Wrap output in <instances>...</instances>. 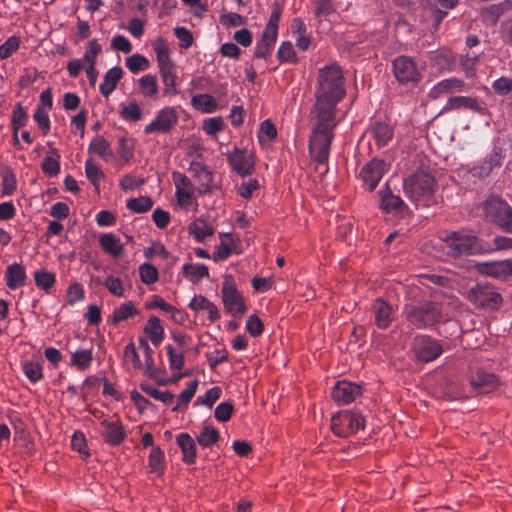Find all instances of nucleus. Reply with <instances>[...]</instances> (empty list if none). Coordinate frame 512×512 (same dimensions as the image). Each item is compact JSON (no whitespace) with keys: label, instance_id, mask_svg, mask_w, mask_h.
<instances>
[{"label":"nucleus","instance_id":"obj_48","mask_svg":"<svg viewBox=\"0 0 512 512\" xmlns=\"http://www.w3.org/2000/svg\"><path fill=\"white\" fill-rule=\"evenodd\" d=\"M23 371L32 382H37L43 377L42 366L37 362H25L23 364Z\"/></svg>","mask_w":512,"mask_h":512},{"label":"nucleus","instance_id":"obj_56","mask_svg":"<svg viewBox=\"0 0 512 512\" xmlns=\"http://www.w3.org/2000/svg\"><path fill=\"white\" fill-rule=\"evenodd\" d=\"M16 190V178L12 171L6 170L2 179V194L11 195Z\"/></svg>","mask_w":512,"mask_h":512},{"label":"nucleus","instance_id":"obj_17","mask_svg":"<svg viewBox=\"0 0 512 512\" xmlns=\"http://www.w3.org/2000/svg\"><path fill=\"white\" fill-rule=\"evenodd\" d=\"M471 386L481 394L490 393L496 386L497 380L493 374L478 370L471 375Z\"/></svg>","mask_w":512,"mask_h":512},{"label":"nucleus","instance_id":"obj_51","mask_svg":"<svg viewBox=\"0 0 512 512\" xmlns=\"http://www.w3.org/2000/svg\"><path fill=\"white\" fill-rule=\"evenodd\" d=\"M220 396L221 389L219 387H212L205 393L204 396L198 397L195 404H201L211 408L213 404L220 398Z\"/></svg>","mask_w":512,"mask_h":512},{"label":"nucleus","instance_id":"obj_13","mask_svg":"<svg viewBox=\"0 0 512 512\" xmlns=\"http://www.w3.org/2000/svg\"><path fill=\"white\" fill-rule=\"evenodd\" d=\"M362 393L360 385L342 380L334 386L331 397L339 405H346L354 401Z\"/></svg>","mask_w":512,"mask_h":512},{"label":"nucleus","instance_id":"obj_6","mask_svg":"<svg viewBox=\"0 0 512 512\" xmlns=\"http://www.w3.org/2000/svg\"><path fill=\"white\" fill-rule=\"evenodd\" d=\"M365 420L356 411H343L332 416L331 429L338 437H348L363 429Z\"/></svg>","mask_w":512,"mask_h":512},{"label":"nucleus","instance_id":"obj_3","mask_svg":"<svg viewBox=\"0 0 512 512\" xmlns=\"http://www.w3.org/2000/svg\"><path fill=\"white\" fill-rule=\"evenodd\" d=\"M444 242L446 254L455 259L463 255L483 254L482 239L467 230L449 233Z\"/></svg>","mask_w":512,"mask_h":512},{"label":"nucleus","instance_id":"obj_5","mask_svg":"<svg viewBox=\"0 0 512 512\" xmlns=\"http://www.w3.org/2000/svg\"><path fill=\"white\" fill-rule=\"evenodd\" d=\"M485 217L502 230L512 233V208L498 197L489 198L484 204Z\"/></svg>","mask_w":512,"mask_h":512},{"label":"nucleus","instance_id":"obj_47","mask_svg":"<svg viewBox=\"0 0 512 512\" xmlns=\"http://www.w3.org/2000/svg\"><path fill=\"white\" fill-rule=\"evenodd\" d=\"M139 274L141 277V280L145 284H153L158 279V271L157 269L148 263H144L139 267Z\"/></svg>","mask_w":512,"mask_h":512},{"label":"nucleus","instance_id":"obj_43","mask_svg":"<svg viewBox=\"0 0 512 512\" xmlns=\"http://www.w3.org/2000/svg\"><path fill=\"white\" fill-rule=\"evenodd\" d=\"M164 454L163 451L159 447H154L149 455V467L152 472L157 474H162Z\"/></svg>","mask_w":512,"mask_h":512},{"label":"nucleus","instance_id":"obj_15","mask_svg":"<svg viewBox=\"0 0 512 512\" xmlns=\"http://www.w3.org/2000/svg\"><path fill=\"white\" fill-rule=\"evenodd\" d=\"M229 163L232 169L240 176L249 175L254 167L252 154L247 150H235L228 155Z\"/></svg>","mask_w":512,"mask_h":512},{"label":"nucleus","instance_id":"obj_16","mask_svg":"<svg viewBox=\"0 0 512 512\" xmlns=\"http://www.w3.org/2000/svg\"><path fill=\"white\" fill-rule=\"evenodd\" d=\"M379 197L380 208L387 213H399L405 208L404 201L394 195L387 185L379 191Z\"/></svg>","mask_w":512,"mask_h":512},{"label":"nucleus","instance_id":"obj_64","mask_svg":"<svg viewBox=\"0 0 512 512\" xmlns=\"http://www.w3.org/2000/svg\"><path fill=\"white\" fill-rule=\"evenodd\" d=\"M280 10L274 9L270 15L269 21L264 29L263 32H267L270 35H276L278 33V23L280 20Z\"/></svg>","mask_w":512,"mask_h":512},{"label":"nucleus","instance_id":"obj_4","mask_svg":"<svg viewBox=\"0 0 512 512\" xmlns=\"http://www.w3.org/2000/svg\"><path fill=\"white\" fill-rule=\"evenodd\" d=\"M404 314L406 320L418 329L433 327L443 320L441 306L434 301L408 305L405 307Z\"/></svg>","mask_w":512,"mask_h":512},{"label":"nucleus","instance_id":"obj_63","mask_svg":"<svg viewBox=\"0 0 512 512\" xmlns=\"http://www.w3.org/2000/svg\"><path fill=\"white\" fill-rule=\"evenodd\" d=\"M43 171L49 176H55L60 170V165L57 159L52 156H48L42 163Z\"/></svg>","mask_w":512,"mask_h":512},{"label":"nucleus","instance_id":"obj_49","mask_svg":"<svg viewBox=\"0 0 512 512\" xmlns=\"http://www.w3.org/2000/svg\"><path fill=\"white\" fill-rule=\"evenodd\" d=\"M35 283L39 288L48 290L55 282V276L48 271H37L34 274Z\"/></svg>","mask_w":512,"mask_h":512},{"label":"nucleus","instance_id":"obj_9","mask_svg":"<svg viewBox=\"0 0 512 512\" xmlns=\"http://www.w3.org/2000/svg\"><path fill=\"white\" fill-rule=\"evenodd\" d=\"M412 349L419 361L430 362L437 359L443 352L441 344L426 335H419L413 339Z\"/></svg>","mask_w":512,"mask_h":512},{"label":"nucleus","instance_id":"obj_32","mask_svg":"<svg viewBox=\"0 0 512 512\" xmlns=\"http://www.w3.org/2000/svg\"><path fill=\"white\" fill-rule=\"evenodd\" d=\"M218 430L211 426L205 425L200 433L196 436L198 444L203 448H208L219 440Z\"/></svg>","mask_w":512,"mask_h":512},{"label":"nucleus","instance_id":"obj_26","mask_svg":"<svg viewBox=\"0 0 512 512\" xmlns=\"http://www.w3.org/2000/svg\"><path fill=\"white\" fill-rule=\"evenodd\" d=\"M276 39V35H270L267 32H263L261 38L256 43L254 53L255 57L267 59L272 53Z\"/></svg>","mask_w":512,"mask_h":512},{"label":"nucleus","instance_id":"obj_20","mask_svg":"<svg viewBox=\"0 0 512 512\" xmlns=\"http://www.w3.org/2000/svg\"><path fill=\"white\" fill-rule=\"evenodd\" d=\"M469 109L478 113H485L486 109L476 101V99L466 96L450 97L444 106V110L451 109Z\"/></svg>","mask_w":512,"mask_h":512},{"label":"nucleus","instance_id":"obj_31","mask_svg":"<svg viewBox=\"0 0 512 512\" xmlns=\"http://www.w3.org/2000/svg\"><path fill=\"white\" fill-rule=\"evenodd\" d=\"M483 254L512 249V238L497 236L491 242L482 239Z\"/></svg>","mask_w":512,"mask_h":512},{"label":"nucleus","instance_id":"obj_55","mask_svg":"<svg viewBox=\"0 0 512 512\" xmlns=\"http://www.w3.org/2000/svg\"><path fill=\"white\" fill-rule=\"evenodd\" d=\"M478 61V56H470L468 54L462 56L460 58V66L465 72L467 77H473L476 71V63Z\"/></svg>","mask_w":512,"mask_h":512},{"label":"nucleus","instance_id":"obj_19","mask_svg":"<svg viewBox=\"0 0 512 512\" xmlns=\"http://www.w3.org/2000/svg\"><path fill=\"white\" fill-rule=\"evenodd\" d=\"M375 324L380 329H385L392 320V307L382 299H377L372 305Z\"/></svg>","mask_w":512,"mask_h":512},{"label":"nucleus","instance_id":"obj_22","mask_svg":"<svg viewBox=\"0 0 512 512\" xmlns=\"http://www.w3.org/2000/svg\"><path fill=\"white\" fill-rule=\"evenodd\" d=\"M26 280V272L22 265L14 263L7 267L6 282L10 289H17L24 286Z\"/></svg>","mask_w":512,"mask_h":512},{"label":"nucleus","instance_id":"obj_50","mask_svg":"<svg viewBox=\"0 0 512 512\" xmlns=\"http://www.w3.org/2000/svg\"><path fill=\"white\" fill-rule=\"evenodd\" d=\"M20 45V40L16 36L9 37L1 46H0V58L7 59L10 57Z\"/></svg>","mask_w":512,"mask_h":512},{"label":"nucleus","instance_id":"obj_34","mask_svg":"<svg viewBox=\"0 0 512 512\" xmlns=\"http://www.w3.org/2000/svg\"><path fill=\"white\" fill-rule=\"evenodd\" d=\"M140 389L150 397L163 402L164 404H170L173 402L174 395L169 391H160L157 388L150 386L149 384L142 383Z\"/></svg>","mask_w":512,"mask_h":512},{"label":"nucleus","instance_id":"obj_2","mask_svg":"<svg viewBox=\"0 0 512 512\" xmlns=\"http://www.w3.org/2000/svg\"><path fill=\"white\" fill-rule=\"evenodd\" d=\"M436 181L430 172L419 169L406 178L403 189L406 196L416 205H428L432 200Z\"/></svg>","mask_w":512,"mask_h":512},{"label":"nucleus","instance_id":"obj_30","mask_svg":"<svg viewBox=\"0 0 512 512\" xmlns=\"http://www.w3.org/2000/svg\"><path fill=\"white\" fill-rule=\"evenodd\" d=\"M139 313V310L135 307V305L132 302H127L120 305L113 311L111 321L114 325H116L119 322L125 321L127 319L133 318L134 316L139 315Z\"/></svg>","mask_w":512,"mask_h":512},{"label":"nucleus","instance_id":"obj_28","mask_svg":"<svg viewBox=\"0 0 512 512\" xmlns=\"http://www.w3.org/2000/svg\"><path fill=\"white\" fill-rule=\"evenodd\" d=\"M174 63H169L165 65L159 66L160 75L162 78V81L165 85V94H176V87H175V79L176 75L174 73Z\"/></svg>","mask_w":512,"mask_h":512},{"label":"nucleus","instance_id":"obj_37","mask_svg":"<svg viewBox=\"0 0 512 512\" xmlns=\"http://www.w3.org/2000/svg\"><path fill=\"white\" fill-rule=\"evenodd\" d=\"M183 274L185 277L191 278L192 281H197L201 278L208 277L209 272L207 266L204 264H185L183 266Z\"/></svg>","mask_w":512,"mask_h":512},{"label":"nucleus","instance_id":"obj_41","mask_svg":"<svg viewBox=\"0 0 512 512\" xmlns=\"http://www.w3.org/2000/svg\"><path fill=\"white\" fill-rule=\"evenodd\" d=\"M197 387H198V381L197 380H193L191 382L188 383L187 387L180 393L179 397H178V403L175 407H173V411H177L180 409V407L183 405V406H187L188 403L191 401V399L193 398L196 390H197Z\"/></svg>","mask_w":512,"mask_h":512},{"label":"nucleus","instance_id":"obj_60","mask_svg":"<svg viewBox=\"0 0 512 512\" xmlns=\"http://www.w3.org/2000/svg\"><path fill=\"white\" fill-rule=\"evenodd\" d=\"M422 283L426 286H429L430 284L440 286V287H447L450 284V281L447 277L437 274H427L422 276Z\"/></svg>","mask_w":512,"mask_h":512},{"label":"nucleus","instance_id":"obj_24","mask_svg":"<svg viewBox=\"0 0 512 512\" xmlns=\"http://www.w3.org/2000/svg\"><path fill=\"white\" fill-rule=\"evenodd\" d=\"M104 427V437L106 441L112 445L120 444L125 438V432L122 425L118 422H110L104 420L102 422Z\"/></svg>","mask_w":512,"mask_h":512},{"label":"nucleus","instance_id":"obj_40","mask_svg":"<svg viewBox=\"0 0 512 512\" xmlns=\"http://www.w3.org/2000/svg\"><path fill=\"white\" fill-rule=\"evenodd\" d=\"M126 66L132 73H137L148 69L149 61L143 55L133 54L126 58Z\"/></svg>","mask_w":512,"mask_h":512},{"label":"nucleus","instance_id":"obj_36","mask_svg":"<svg viewBox=\"0 0 512 512\" xmlns=\"http://www.w3.org/2000/svg\"><path fill=\"white\" fill-rule=\"evenodd\" d=\"M92 359L93 356L91 350H77L71 355V363L80 370L87 369L90 366Z\"/></svg>","mask_w":512,"mask_h":512},{"label":"nucleus","instance_id":"obj_42","mask_svg":"<svg viewBox=\"0 0 512 512\" xmlns=\"http://www.w3.org/2000/svg\"><path fill=\"white\" fill-rule=\"evenodd\" d=\"M152 206L153 201L151 200L150 197L147 196L133 198L127 202V207L136 213H144L150 210Z\"/></svg>","mask_w":512,"mask_h":512},{"label":"nucleus","instance_id":"obj_18","mask_svg":"<svg viewBox=\"0 0 512 512\" xmlns=\"http://www.w3.org/2000/svg\"><path fill=\"white\" fill-rule=\"evenodd\" d=\"M463 86L464 82L458 78L452 77L444 79L432 87L428 93V96L431 99H437L443 95L459 92L463 89Z\"/></svg>","mask_w":512,"mask_h":512},{"label":"nucleus","instance_id":"obj_52","mask_svg":"<svg viewBox=\"0 0 512 512\" xmlns=\"http://www.w3.org/2000/svg\"><path fill=\"white\" fill-rule=\"evenodd\" d=\"M146 307L147 309L159 308L164 312L171 314L172 318H175V313H178L177 309L166 303L162 297L156 295L153 297L151 302L146 304Z\"/></svg>","mask_w":512,"mask_h":512},{"label":"nucleus","instance_id":"obj_8","mask_svg":"<svg viewBox=\"0 0 512 512\" xmlns=\"http://www.w3.org/2000/svg\"><path fill=\"white\" fill-rule=\"evenodd\" d=\"M222 301L226 311L234 317L246 312V305L241 293L235 287L231 276L224 279L221 288Z\"/></svg>","mask_w":512,"mask_h":512},{"label":"nucleus","instance_id":"obj_35","mask_svg":"<svg viewBox=\"0 0 512 512\" xmlns=\"http://www.w3.org/2000/svg\"><path fill=\"white\" fill-rule=\"evenodd\" d=\"M193 106L202 112H212L216 108L214 98L208 94H199L192 98Z\"/></svg>","mask_w":512,"mask_h":512},{"label":"nucleus","instance_id":"obj_21","mask_svg":"<svg viewBox=\"0 0 512 512\" xmlns=\"http://www.w3.org/2000/svg\"><path fill=\"white\" fill-rule=\"evenodd\" d=\"M176 442L182 451L184 462L193 464L197 455L194 439L188 433H180L176 437Z\"/></svg>","mask_w":512,"mask_h":512},{"label":"nucleus","instance_id":"obj_27","mask_svg":"<svg viewBox=\"0 0 512 512\" xmlns=\"http://www.w3.org/2000/svg\"><path fill=\"white\" fill-rule=\"evenodd\" d=\"M189 233L192 234L198 242L206 237L213 235L212 225L204 218L200 217L189 225Z\"/></svg>","mask_w":512,"mask_h":512},{"label":"nucleus","instance_id":"obj_54","mask_svg":"<svg viewBox=\"0 0 512 512\" xmlns=\"http://www.w3.org/2000/svg\"><path fill=\"white\" fill-rule=\"evenodd\" d=\"M174 35L180 42V47L187 49L193 44V35L192 33L185 27H176L174 29Z\"/></svg>","mask_w":512,"mask_h":512},{"label":"nucleus","instance_id":"obj_45","mask_svg":"<svg viewBox=\"0 0 512 512\" xmlns=\"http://www.w3.org/2000/svg\"><path fill=\"white\" fill-rule=\"evenodd\" d=\"M85 173L87 178L96 188L98 187V182L104 177L103 171L92 159H88L86 161Z\"/></svg>","mask_w":512,"mask_h":512},{"label":"nucleus","instance_id":"obj_33","mask_svg":"<svg viewBox=\"0 0 512 512\" xmlns=\"http://www.w3.org/2000/svg\"><path fill=\"white\" fill-rule=\"evenodd\" d=\"M176 120L173 110H162L146 128H171L176 124Z\"/></svg>","mask_w":512,"mask_h":512},{"label":"nucleus","instance_id":"obj_62","mask_svg":"<svg viewBox=\"0 0 512 512\" xmlns=\"http://www.w3.org/2000/svg\"><path fill=\"white\" fill-rule=\"evenodd\" d=\"M246 329L253 337H257L263 332V324L256 315H251L247 320Z\"/></svg>","mask_w":512,"mask_h":512},{"label":"nucleus","instance_id":"obj_1","mask_svg":"<svg viewBox=\"0 0 512 512\" xmlns=\"http://www.w3.org/2000/svg\"><path fill=\"white\" fill-rule=\"evenodd\" d=\"M345 94L344 77L339 66L333 64L319 69L316 102L310 113L315 128H335L339 124L336 106Z\"/></svg>","mask_w":512,"mask_h":512},{"label":"nucleus","instance_id":"obj_12","mask_svg":"<svg viewBox=\"0 0 512 512\" xmlns=\"http://www.w3.org/2000/svg\"><path fill=\"white\" fill-rule=\"evenodd\" d=\"M477 271L485 276L499 280H507L512 276V259L481 262L476 265Z\"/></svg>","mask_w":512,"mask_h":512},{"label":"nucleus","instance_id":"obj_14","mask_svg":"<svg viewBox=\"0 0 512 512\" xmlns=\"http://www.w3.org/2000/svg\"><path fill=\"white\" fill-rule=\"evenodd\" d=\"M385 173V162L373 159L365 164L360 171V178L369 191H373Z\"/></svg>","mask_w":512,"mask_h":512},{"label":"nucleus","instance_id":"obj_46","mask_svg":"<svg viewBox=\"0 0 512 512\" xmlns=\"http://www.w3.org/2000/svg\"><path fill=\"white\" fill-rule=\"evenodd\" d=\"M277 57L281 62L296 63L297 58L291 42H283L278 49Z\"/></svg>","mask_w":512,"mask_h":512},{"label":"nucleus","instance_id":"obj_59","mask_svg":"<svg viewBox=\"0 0 512 512\" xmlns=\"http://www.w3.org/2000/svg\"><path fill=\"white\" fill-rule=\"evenodd\" d=\"M105 287L115 296L121 297L124 294L122 282L119 278L108 276L104 282Z\"/></svg>","mask_w":512,"mask_h":512},{"label":"nucleus","instance_id":"obj_7","mask_svg":"<svg viewBox=\"0 0 512 512\" xmlns=\"http://www.w3.org/2000/svg\"><path fill=\"white\" fill-rule=\"evenodd\" d=\"M334 138L332 130H313L309 141L311 158L319 164L328 161L330 145Z\"/></svg>","mask_w":512,"mask_h":512},{"label":"nucleus","instance_id":"obj_57","mask_svg":"<svg viewBox=\"0 0 512 512\" xmlns=\"http://www.w3.org/2000/svg\"><path fill=\"white\" fill-rule=\"evenodd\" d=\"M233 412V405L230 402L220 403L214 412L215 418L220 422H226L230 419Z\"/></svg>","mask_w":512,"mask_h":512},{"label":"nucleus","instance_id":"obj_29","mask_svg":"<svg viewBox=\"0 0 512 512\" xmlns=\"http://www.w3.org/2000/svg\"><path fill=\"white\" fill-rule=\"evenodd\" d=\"M144 331L148 336L150 337L151 342L154 345H159L164 337V330L163 327L160 324V320L155 317L151 316L144 328Z\"/></svg>","mask_w":512,"mask_h":512},{"label":"nucleus","instance_id":"obj_10","mask_svg":"<svg viewBox=\"0 0 512 512\" xmlns=\"http://www.w3.org/2000/svg\"><path fill=\"white\" fill-rule=\"evenodd\" d=\"M468 298L476 305L495 308L502 302L501 295L489 285L477 284L468 291Z\"/></svg>","mask_w":512,"mask_h":512},{"label":"nucleus","instance_id":"obj_44","mask_svg":"<svg viewBox=\"0 0 512 512\" xmlns=\"http://www.w3.org/2000/svg\"><path fill=\"white\" fill-rule=\"evenodd\" d=\"M139 86L145 96H154L158 91L156 77L150 74L144 75L139 79Z\"/></svg>","mask_w":512,"mask_h":512},{"label":"nucleus","instance_id":"obj_38","mask_svg":"<svg viewBox=\"0 0 512 512\" xmlns=\"http://www.w3.org/2000/svg\"><path fill=\"white\" fill-rule=\"evenodd\" d=\"M89 151L98 154L105 160L112 157V151L108 142L102 138H95L89 146Z\"/></svg>","mask_w":512,"mask_h":512},{"label":"nucleus","instance_id":"obj_61","mask_svg":"<svg viewBox=\"0 0 512 512\" xmlns=\"http://www.w3.org/2000/svg\"><path fill=\"white\" fill-rule=\"evenodd\" d=\"M111 46L113 49L121 51L123 53H130L132 51L131 42L122 35H116L112 39Z\"/></svg>","mask_w":512,"mask_h":512},{"label":"nucleus","instance_id":"obj_11","mask_svg":"<svg viewBox=\"0 0 512 512\" xmlns=\"http://www.w3.org/2000/svg\"><path fill=\"white\" fill-rule=\"evenodd\" d=\"M393 70L397 80L403 84L418 82L421 77L416 64L409 57L396 58L393 61Z\"/></svg>","mask_w":512,"mask_h":512},{"label":"nucleus","instance_id":"obj_25","mask_svg":"<svg viewBox=\"0 0 512 512\" xmlns=\"http://www.w3.org/2000/svg\"><path fill=\"white\" fill-rule=\"evenodd\" d=\"M99 243L101 248L113 257H119L123 254L124 249L119 238L112 233L103 234L99 239Z\"/></svg>","mask_w":512,"mask_h":512},{"label":"nucleus","instance_id":"obj_53","mask_svg":"<svg viewBox=\"0 0 512 512\" xmlns=\"http://www.w3.org/2000/svg\"><path fill=\"white\" fill-rule=\"evenodd\" d=\"M492 89L500 96L507 95L512 91V79L500 77L492 83Z\"/></svg>","mask_w":512,"mask_h":512},{"label":"nucleus","instance_id":"obj_39","mask_svg":"<svg viewBox=\"0 0 512 512\" xmlns=\"http://www.w3.org/2000/svg\"><path fill=\"white\" fill-rule=\"evenodd\" d=\"M101 50H102V47L97 42V40H95V39L91 40L89 42L88 48L86 49V51L83 55V59H81L82 63L84 64V67L85 66H95L96 58H97L98 54L101 52Z\"/></svg>","mask_w":512,"mask_h":512},{"label":"nucleus","instance_id":"obj_58","mask_svg":"<svg viewBox=\"0 0 512 512\" xmlns=\"http://www.w3.org/2000/svg\"><path fill=\"white\" fill-rule=\"evenodd\" d=\"M169 357L170 368L172 370H180L184 365V356L182 353H176L171 345L166 347Z\"/></svg>","mask_w":512,"mask_h":512},{"label":"nucleus","instance_id":"obj_23","mask_svg":"<svg viewBox=\"0 0 512 512\" xmlns=\"http://www.w3.org/2000/svg\"><path fill=\"white\" fill-rule=\"evenodd\" d=\"M122 75L123 71L119 66H115L105 73L104 81L100 85V92L104 97H108L115 90Z\"/></svg>","mask_w":512,"mask_h":512}]
</instances>
